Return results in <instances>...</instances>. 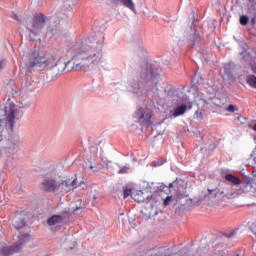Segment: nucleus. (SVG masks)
Instances as JSON below:
<instances>
[{
	"label": "nucleus",
	"mask_w": 256,
	"mask_h": 256,
	"mask_svg": "<svg viewBox=\"0 0 256 256\" xmlns=\"http://www.w3.org/2000/svg\"><path fill=\"white\" fill-rule=\"evenodd\" d=\"M75 0H65L64 7L65 9H58L54 15L47 17L41 13L34 15L33 17L27 16L24 18V21L21 20L19 15L13 13V18L18 23H22L25 25L26 29L30 31L33 35H41L43 29L45 28V24L47 23V33L50 35H57L59 31V25L61 23H66L67 19H69V15L67 14V9H72L75 7Z\"/></svg>",
	"instance_id": "obj_1"
},
{
	"label": "nucleus",
	"mask_w": 256,
	"mask_h": 256,
	"mask_svg": "<svg viewBox=\"0 0 256 256\" xmlns=\"http://www.w3.org/2000/svg\"><path fill=\"white\" fill-rule=\"evenodd\" d=\"M105 36L99 32L94 37L88 38L83 49L77 52L71 60L65 62L66 73L69 71H79V69H87L91 65H98L101 61V51L103 49V43Z\"/></svg>",
	"instance_id": "obj_2"
},
{
	"label": "nucleus",
	"mask_w": 256,
	"mask_h": 256,
	"mask_svg": "<svg viewBox=\"0 0 256 256\" xmlns=\"http://www.w3.org/2000/svg\"><path fill=\"white\" fill-rule=\"evenodd\" d=\"M157 77H159L157 68L153 64L143 62L138 69V81L130 82L129 87L132 93L139 96L149 95L150 93L159 95Z\"/></svg>",
	"instance_id": "obj_3"
},
{
	"label": "nucleus",
	"mask_w": 256,
	"mask_h": 256,
	"mask_svg": "<svg viewBox=\"0 0 256 256\" xmlns=\"http://www.w3.org/2000/svg\"><path fill=\"white\" fill-rule=\"evenodd\" d=\"M15 243L13 245H2L0 247V255L2 256H11L15 253H21L23 247L31 241V234L20 232L19 235L14 238Z\"/></svg>",
	"instance_id": "obj_4"
},
{
	"label": "nucleus",
	"mask_w": 256,
	"mask_h": 256,
	"mask_svg": "<svg viewBox=\"0 0 256 256\" xmlns=\"http://www.w3.org/2000/svg\"><path fill=\"white\" fill-rule=\"evenodd\" d=\"M56 64L57 62L53 58L39 55V50H31L28 55V69H33V67H44V69H53V71H55Z\"/></svg>",
	"instance_id": "obj_5"
},
{
	"label": "nucleus",
	"mask_w": 256,
	"mask_h": 256,
	"mask_svg": "<svg viewBox=\"0 0 256 256\" xmlns=\"http://www.w3.org/2000/svg\"><path fill=\"white\" fill-rule=\"evenodd\" d=\"M41 189L44 193H57V191H59L57 170H50L44 175L41 182Z\"/></svg>",
	"instance_id": "obj_6"
},
{
	"label": "nucleus",
	"mask_w": 256,
	"mask_h": 256,
	"mask_svg": "<svg viewBox=\"0 0 256 256\" xmlns=\"http://www.w3.org/2000/svg\"><path fill=\"white\" fill-rule=\"evenodd\" d=\"M20 143L19 136L3 138V135L0 134V153L2 155H15Z\"/></svg>",
	"instance_id": "obj_7"
},
{
	"label": "nucleus",
	"mask_w": 256,
	"mask_h": 256,
	"mask_svg": "<svg viewBox=\"0 0 256 256\" xmlns=\"http://www.w3.org/2000/svg\"><path fill=\"white\" fill-rule=\"evenodd\" d=\"M208 192L210 194L215 193L214 197L221 195L223 199H235V197H239V192L227 181L221 182L215 190L208 189Z\"/></svg>",
	"instance_id": "obj_8"
},
{
	"label": "nucleus",
	"mask_w": 256,
	"mask_h": 256,
	"mask_svg": "<svg viewBox=\"0 0 256 256\" xmlns=\"http://www.w3.org/2000/svg\"><path fill=\"white\" fill-rule=\"evenodd\" d=\"M189 253V248H181L178 252L173 253V249L165 247H154L144 250L145 256H186Z\"/></svg>",
	"instance_id": "obj_9"
},
{
	"label": "nucleus",
	"mask_w": 256,
	"mask_h": 256,
	"mask_svg": "<svg viewBox=\"0 0 256 256\" xmlns=\"http://www.w3.org/2000/svg\"><path fill=\"white\" fill-rule=\"evenodd\" d=\"M190 20L192 21L191 31H193V34L190 36V41L191 46L194 47V45H197V43L203 40V31H201L199 26H197L199 23V18L197 17V14L194 12V10L191 13Z\"/></svg>",
	"instance_id": "obj_10"
},
{
	"label": "nucleus",
	"mask_w": 256,
	"mask_h": 256,
	"mask_svg": "<svg viewBox=\"0 0 256 256\" xmlns=\"http://www.w3.org/2000/svg\"><path fill=\"white\" fill-rule=\"evenodd\" d=\"M5 121L11 129L15 127V109L13 107L7 110V106H0V131L3 130Z\"/></svg>",
	"instance_id": "obj_11"
},
{
	"label": "nucleus",
	"mask_w": 256,
	"mask_h": 256,
	"mask_svg": "<svg viewBox=\"0 0 256 256\" xmlns=\"http://www.w3.org/2000/svg\"><path fill=\"white\" fill-rule=\"evenodd\" d=\"M249 46L247 44L242 45V51L240 52L242 65L245 69H250L254 75H256V57L248 53Z\"/></svg>",
	"instance_id": "obj_12"
},
{
	"label": "nucleus",
	"mask_w": 256,
	"mask_h": 256,
	"mask_svg": "<svg viewBox=\"0 0 256 256\" xmlns=\"http://www.w3.org/2000/svg\"><path fill=\"white\" fill-rule=\"evenodd\" d=\"M85 45H83V42H74L68 45V48L60 47L56 50V55L59 57L60 60L63 61L64 57H69V55H77L81 49H83Z\"/></svg>",
	"instance_id": "obj_13"
},
{
	"label": "nucleus",
	"mask_w": 256,
	"mask_h": 256,
	"mask_svg": "<svg viewBox=\"0 0 256 256\" xmlns=\"http://www.w3.org/2000/svg\"><path fill=\"white\" fill-rule=\"evenodd\" d=\"M78 187H80V189H86L87 185L83 181L79 182L77 178L73 180L68 179L62 182L59 181L58 191H60L61 193H69L70 191H73V189H77Z\"/></svg>",
	"instance_id": "obj_14"
},
{
	"label": "nucleus",
	"mask_w": 256,
	"mask_h": 256,
	"mask_svg": "<svg viewBox=\"0 0 256 256\" xmlns=\"http://www.w3.org/2000/svg\"><path fill=\"white\" fill-rule=\"evenodd\" d=\"M135 115L138 118V122L142 125V127L149 129V127L153 125V121L151 120V117H153V113L149 111V109L140 107L136 110Z\"/></svg>",
	"instance_id": "obj_15"
},
{
	"label": "nucleus",
	"mask_w": 256,
	"mask_h": 256,
	"mask_svg": "<svg viewBox=\"0 0 256 256\" xmlns=\"http://www.w3.org/2000/svg\"><path fill=\"white\" fill-rule=\"evenodd\" d=\"M172 105H181L185 101V94L180 89H170L168 91Z\"/></svg>",
	"instance_id": "obj_16"
},
{
	"label": "nucleus",
	"mask_w": 256,
	"mask_h": 256,
	"mask_svg": "<svg viewBox=\"0 0 256 256\" xmlns=\"http://www.w3.org/2000/svg\"><path fill=\"white\" fill-rule=\"evenodd\" d=\"M196 101H198L197 105H202V107L198 108V110L195 111V116L197 119H203V115H205V106L209 105L205 94L198 93V95L196 96Z\"/></svg>",
	"instance_id": "obj_17"
},
{
	"label": "nucleus",
	"mask_w": 256,
	"mask_h": 256,
	"mask_svg": "<svg viewBox=\"0 0 256 256\" xmlns=\"http://www.w3.org/2000/svg\"><path fill=\"white\" fill-rule=\"evenodd\" d=\"M151 193L144 192L143 190H136L132 192V199L137 203H149L151 201Z\"/></svg>",
	"instance_id": "obj_18"
},
{
	"label": "nucleus",
	"mask_w": 256,
	"mask_h": 256,
	"mask_svg": "<svg viewBox=\"0 0 256 256\" xmlns=\"http://www.w3.org/2000/svg\"><path fill=\"white\" fill-rule=\"evenodd\" d=\"M193 108V104L189 102L188 100H184L182 103L178 104V106L175 108L174 112L172 113L173 117H179L180 115H183L185 111L191 110Z\"/></svg>",
	"instance_id": "obj_19"
},
{
	"label": "nucleus",
	"mask_w": 256,
	"mask_h": 256,
	"mask_svg": "<svg viewBox=\"0 0 256 256\" xmlns=\"http://www.w3.org/2000/svg\"><path fill=\"white\" fill-rule=\"evenodd\" d=\"M85 203L82 200H77L75 203H72L68 208V211L71 215H81L85 210Z\"/></svg>",
	"instance_id": "obj_20"
},
{
	"label": "nucleus",
	"mask_w": 256,
	"mask_h": 256,
	"mask_svg": "<svg viewBox=\"0 0 256 256\" xmlns=\"http://www.w3.org/2000/svg\"><path fill=\"white\" fill-rule=\"evenodd\" d=\"M225 181L230 183V185H233V187H237L239 185H243V182L241 181V178L229 173L224 176Z\"/></svg>",
	"instance_id": "obj_21"
},
{
	"label": "nucleus",
	"mask_w": 256,
	"mask_h": 256,
	"mask_svg": "<svg viewBox=\"0 0 256 256\" xmlns=\"http://www.w3.org/2000/svg\"><path fill=\"white\" fill-rule=\"evenodd\" d=\"M64 245L67 251H71L75 249V245H77V241H75V238L73 237V235H67L65 238Z\"/></svg>",
	"instance_id": "obj_22"
},
{
	"label": "nucleus",
	"mask_w": 256,
	"mask_h": 256,
	"mask_svg": "<svg viewBox=\"0 0 256 256\" xmlns=\"http://www.w3.org/2000/svg\"><path fill=\"white\" fill-rule=\"evenodd\" d=\"M243 189L242 191L244 193H249V191H253V189H256V182L255 179L251 178L247 182H242Z\"/></svg>",
	"instance_id": "obj_23"
},
{
	"label": "nucleus",
	"mask_w": 256,
	"mask_h": 256,
	"mask_svg": "<svg viewBox=\"0 0 256 256\" xmlns=\"http://www.w3.org/2000/svg\"><path fill=\"white\" fill-rule=\"evenodd\" d=\"M65 61L58 59V61H56V66L54 68V73L56 75H61V73H66V68H65Z\"/></svg>",
	"instance_id": "obj_24"
},
{
	"label": "nucleus",
	"mask_w": 256,
	"mask_h": 256,
	"mask_svg": "<svg viewBox=\"0 0 256 256\" xmlns=\"http://www.w3.org/2000/svg\"><path fill=\"white\" fill-rule=\"evenodd\" d=\"M249 35H256V15L250 17L249 27L246 28Z\"/></svg>",
	"instance_id": "obj_25"
},
{
	"label": "nucleus",
	"mask_w": 256,
	"mask_h": 256,
	"mask_svg": "<svg viewBox=\"0 0 256 256\" xmlns=\"http://www.w3.org/2000/svg\"><path fill=\"white\" fill-rule=\"evenodd\" d=\"M63 221V216L61 215H53L47 220V224L50 227H53V225H59Z\"/></svg>",
	"instance_id": "obj_26"
},
{
	"label": "nucleus",
	"mask_w": 256,
	"mask_h": 256,
	"mask_svg": "<svg viewBox=\"0 0 256 256\" xmlns=\"http://www.w3.org/2000/svg\"><path fill=\"white\" fill-rule=\"evenodd\" d=\"M248 13L252 16L256 15V0H247Z\"/></svg>",
	"instance_id": "obj_27"
},
{
	"label": "nucleus",
	"mask_w": 256,
	"mask_h": 256,
	"mask_svg": "<svg viewBox=\"0 0 256 256\" xmlns=\"http://www.w3.org/2000/svg\"><path fill=\"white\" fill-rule=\"evenodd\" d=\"M121 5H124V7L130 9V11H133V13H137V9H135L133 0H121Z\"/></svg>",
	"instance_id": "obj_28"
},
{
	"label": "nucleus",
	"mask_w": 256,
	"mask_h": 256,
	"mask_svg": "<svg viewBox=\"0 0 256 256\" xmlns=\"http://www.w3.org/2000/svg\"><path fill=\"white\" fill-rule=\"evenodd\" d=\"M192 81L194 83L192 85V88L195 87V85H203L205 83V80L203 79V77H201V74L199 73L194 74Z\"/></svg>",
	"instance_id": "obj_29"
},
{
	"label": "nucleus",
	"mask_w": 256,
	"mask_h": 256,
	"mask_svg": "<svg viewBox=\"0 0 256 256\" xmlns=\"http://www.w3.org/2000/svg\"><path fill=\"white\" fill-rule=\"evenodd\" d=\"M246 82L250 87L256 89V76L255 75H248L246 78Z\"/></svg>",
	"instance_id": "obj_30"
},
{
	"label": "nucleus",
	"mask_w": 256,
	"mask_h": 256,
	"mask_svg": "<svg viewBox=\"0 0 256 256\" xmlns=\"http://www.w3.org/2000/svg\"><path fill=\"white\" fill-rule=\"evenodd\" d=\"M13 227H15L18 231L19 229H23V227H25V220L23 218H18L13 223Z\"/></svg>",
	"instance_id": "obj_31"
},
{
	"label": "nucleus",
	"mask_w": 256,
	"mask_h": 256,
	"mask_svg": "<svg viewBox=\"0 0 256 256\" xmlns=\"http://www.w3.org/2000/svg\"><path fill=\"white\" fill-rule=\"evenodd\" d=\"M239 23L240 25H242L243 27H245V25H248L247 27H249V23H251V20H249V16L247 15H241L240 19H239Z\"/></svg>",
	"instance_id": "obj_32"
},
{
	"label": "nucleus",
	"mask_w": 256,
	"mask_h": 256,
	"mask_svg": "<svg viewBox=\"0 0 256 256\" xmlns=\"http://www.w3.org/2000/svg\"><path fill=\"white\" fill-rule=\"evenodd\" d=\"M181 179L176 178L173 182H171L168 186L169 189H173V187H176L177 189H179V183H181Z\"/></svg>",
	"instance_id": "obj_33"
},
{
	"label": "nucleus",
	"mask_w": 256,
	"mask_h": 256,
	"mask_svg": "<svg viewBox=\"0 0 256 256\" xmlns=\"http://www.w3.org/2000/svg\"><path fill=\"white\" fill-rule=\"evenodd\" d=\"M131 191H132L131 188H128V187L124 188V192H123L124 199H127V197H129V195H131V197H133V193Z\"/></svg>",
	"instance_id": "obj_34"
},
{
	"label": "nucleus",
	"mask_w": 256,
	"mask_h": 256,
	"mask_svg": "<svg viewBox=\"0 0 256 256\" xmlns=\"http://www.w3.org/2000/svg\"><path fill=\"white\" fill-rule=\"evenodd\" d=\"M165 163V160L160 159V160H155L152 162V167H161Z\"/></svg>",
	"instance_id": "obj_35"
},
{
	"label": "nucleus",
	"mask_w": 256,
	"mask_h": 256,
	"mask_svg": "<svg viewBox=\"0 0 256 256\" xmlns=\"http://www.w3.org/2000/svg\"><path fill=\"white\" fill-rule=\"evenodd\" d=\"M129 167L128 166H123L119 171L118 174L119 175H127V173H129Z\"/></svg>",
	"instance_id": "obj_36"
},
{
	"label": "nucleus",
	"mask_w": 256,
	"mask_h": 256,
	"mask_svg": "<svg viewBox=\"0 0 256 256\" xmlns=\"http://www.w3.org/2000/svg\"><path fill=\"white\" fill-rule=\"evenodd\" d=\"M235 235H237V232L235 230H232L231 232L224 233V237H226L227 239H231V238L235 237Z\"/></svg>",
	"instance_id": "obj_37"
},
{
	"label": "nucleus",
	"mask_w": 256,
	"mask_h": 256,
	"mask_svg": "<svg viewBox=\"0 0 256 256\" xmlns=\"http://www.w3.org/2000/svg\"><path fill=\"white\" fill-rule=\"evenodd\" d=\"M29 107H31V102H21L19 104L20 109H29Z\"/></svg>",
	"instance_id": "obj_38"
},
{
	"label": "nucleus",
	"mask_w": 256,
	"mask_h": 256,
	"mask_svg": "<svg viewBox=\"0 0 256 256\" xmlns=\"http://www.w3.org/2000/svg\"><path fill=\"white\" fill-rule=\"evenodd\" d=\"M171 201H173V197L172 196H167L164 199V202H163L164 207H167L171 203Z\"/></svg>",
	"instance_id": "obj_39"
},
{
	"label": "nucleus",
	"mask_w": 256,
	"mask_h": 256,
	"mask_svg": "<svg viewBox=\"0 0 256 256\" xmlns=\"http://www.w3.org/2000/svg\"><path fill=\"white\" fill-rule=\"evenodd\" d=\"M226 111H228L229 113H235V105L230 104L227 108Z\"/></svg>",
	"instance_id": "obj_40"
},
{
	"label": "nucleus",
	"mask_w": 256,
	"mask_h": 256,
	"mask_svg": "<svg viewBox=\"0 0 256 256\" xmlns=\"http://www.w3.org/2000/svg\"><path fill=\"white\" fill-rule=\"evenodd\" d=\"M158 191H165V189H169V187L165 184H159V186H157Z\"/></svg>",
	"instance_id": "obj_41"
},
{
	"label": "nucleus",
	"mask_w": 256,
	"mask_h": 256,
	"mask_svg": "<svg viewBox=\"0 0 256 256\" xmlns=\"http://www.w3.org/2000/svg\"><path fill=\"white\" fill-rule=\"evenodd\" d=\"M89 169H91V171H93L94 173H97L99 171V167H97L93 164L89 165Z\"/></svg>",
	"instance_id": "obj_42"
},
{
	"label": "nucleus",
	"mask_w": 256,
	"mask_h": 256,
	"mask_svg": "<svg viewBox=\"0 0 256 256\" xmlns=\"http://www.w3.org/2000/svg\"><path fill=\"white\" fill-rule=\"evenodd\" d=\"M159 212H157V210H155L154 212H149L148 214V219H151V217H155V215H157Z\"/></svg>",
	"instance_id": "obj_43"
},
{
	"label": "nucleus",
	"mask_w": 256,
	"mask_h": 256,
	"mask_svg": "<svg viewBox=\"0 0 256 256\" xmlns=\"http://www.w3.org/2000/svg\"><path fill=\"white\" fill-rule=\"evenodd\" d=\"M16 191L18 192L19 195L23 194V186L21 185L17 186Z\"/></svg>",
	"instance_id": "obj_44"
},
{
	"label": "nucleus",
	"mask_w": 256,
	"mask_h": 256,
	"mask_svg": "<svg viewBox=\"0 0 256 256\" xmlns=\"http://www.w3.org/2000/svg\"><path fill=\"white\" fill-rule=\"evenodd\" d=\"M113 5H121L122 0H110Z\"/></svg>",
	"instance_id": "obj_45"
},
{
	"label": "nucleus",
	"mask_w": 256,
	"mask_h": 256,
	"mask_svg": "<svg viewBox=\"0 0 256 256\" xmlns=\"http://www.w3.org/2000/svg\"><path fill=\"white\" fill-rule=\"evenodd\" d=\"M132 256H145V251L132 254Z\"/></svg>",
	"instance_id": "obj_46"
},
{
	"label": "nucleus",
	"mask_w": 256,
	"mask_h": 256,
	"mask_svg": "<svg viewBox=\"0 0 256 256\" xmlns=\"http://www.w3.org/2000/svg\"><path fill=\"white\" fill-rule=\"evenodd\" d=\"M224 73H226V75H231V69L224 68Z\"/></svg>",
	"instance_id": "obj_47"
},
{
	"label": "nucleus",
	"mask_w": 256,
	"mask_h": 256,
	"mask_svg": "<svg viewBox=\"0 0 256 256\" xmlns=\"http://www.w3.org/2000/svg\"><path fill=\"white\" fill-rule=\"evenodd\" d=\"M4 66H5V60H1L0 61V71H1V69H3Z\"/></svg>",
	"instance_id": "obj_48"
},
{
	"label": "nucleus",
	"mask_w": 256,
	"mask_h": 256,
	"mask_svg": "<svg viewBox=\"0 0 256 256\" xmlns=\"http://www.w3.org/2000/svg\"><path fill=\"white\" fill-rule=\"evenodd\" d=\"M253 129L256 131V124H254Z\"/></svg>",
	"instance_id": "obj_49"
}]
</instances>
